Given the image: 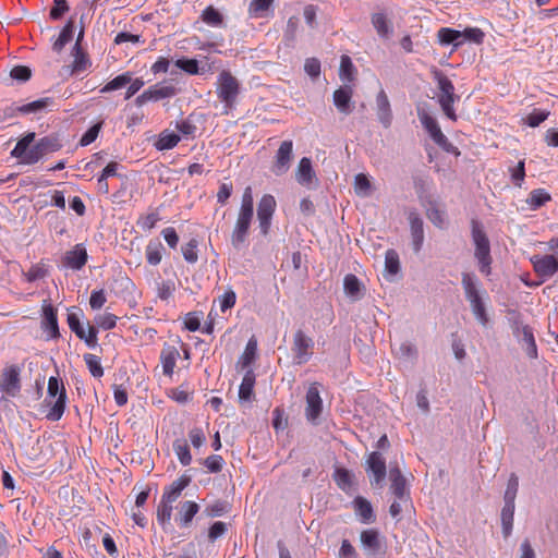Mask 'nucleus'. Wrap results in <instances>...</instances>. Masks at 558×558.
<instances>
[{
  "instance_id": "f257e3e1",
  "label": "nucleus",
  "mask_w": 558,
  "mask_h": 558,
  "mask_svg": "<svg viewBox=\"0 0 558 558\" xmlns=\"http://www.w3.org/2000/svg\"><path fill=\"white\" fill-rule=\"evenodd\" d=\"M35 133H28L22 137L13 148L11 155L24 165H34L45 155L54 153L61 148V144L57 137L45 136L32 146Z\"/></svg>"
},
{
  "instance_id": "f03ea898",
  "label": "nucleus",
  "mask_w": 558,
  "mask_h": 558,
  "mask_svg": "<svg viewBox=\"0 0 558 558\" xmlns=\"http://www.w3.org/2000/svg\"><path fill=\"white\" fill-rule=\"evenodd\" d=\"M216 94L223 104V114H229L234 108L236 98L240 94V83L229 71H221L216 82Z\"/></svg>"
},
{
  "instance_id": "7ed1b4c3",
  "label": "nucleus",
  "mask_w": 558,
  "mask_h": 558,
  "mask_svg": "<svg viewBox=\"0 0 558 558\" xmlns=\"http://www.w3.org/2000/svg\"><path fill=\"white\" fill-rule=\"evenodd\" d=\"M472 240L475 245V258L478 262L480 271L486 276L490 274L492 255L489 240L480 222L472 220Z\"/></svg>"
},
{
  "instance_id": "20e7f679",
  "label": "nucleus",
  "mask_w": 558,
  "mask_h": 558,
  "mask_svg": "<svg viewBox=\"0 0 558 558\" xmlns=\"http://www.w3.org/2000/svg\"><path fill=\"white\" fill-rule=\"evenodd\" d=\"M57 397L54 403L50 407L46 417L49 421H59L65 411L66 405V391L64 385L59 380L58 377L51 376L48 379L47 399Z\"/></svg>"
},
{
  "instance_id": "39448f33",
  "label": "nucleus",
  "mask_w": 558,
  "mask_h": 558,
  "mask_svg": "<svg viewBox=\"0 0 558 558\" xmlns=\"http://www.w3.org/2000/svg\"><path fill=\"white\" fill-rule=\"evenodd\" d=\"M76 312H69L66 322L69 328L75 336L85 342L89 349H95L98 345V329L95 326L87 324V329L81 323L82 311L76 308Z\"/></svg>"
},
{
  "instance_id": "423d86ee",
  "label": "nucleus",
  "mask_w": 558,
  "mask_h": 558,
  "mask_svg": "<svg viewBox=\"0 0 558 558\" xmlns=\"http://www.w3.org/2000/svg\"><path fill=\"white\" fill-rule=\"evenodd\" d=\"M435 80L437 82L439 88L438 101L444 111V113L450 119L456 120L457 116L453 109V104L456 101L454 95V86L452 82L440 71L435 73Z\"/></svg>"
},
{
  "instance_id": "0eeeda50",
  "label": "nucleus",
  "mask_w": 558,
  "mask_h": 558,
  "mask_svg": "<svg viewBox=\"0 0 558 558\" xmlns=\"http://www.w3.org/2000/svg\"><path fill=\"white\" fill-rule=\"evenodd\" d=\"M314 340L307 336L303 330L299 329L293 335L291 351L293 354V362L296 365L306 364L314 354Z\"/></svg>"
},
{
  "instance_id": "6e6552de",
  "label": "nucleus",
  "mask_w": 558,
  "mask_h": 558,
  "mask_svg": "<svg viewBox=\"0 0 558 558\" xmlns=\"http://www.w3.org/2000/svg\"><path fill=\"white\" fill-rule=\"evenodd\" d=\"M178 94V89L172 84L157 83L149 86L141 95H138L134 102L137 107H143L149 101H159L162 99L171 98Z\"/></svg>"
},
{
  "instance_id": "1a4fd4ad",
  "label": "nucleus",
  "mask_w": 558,
  "mask_h": 558,
  "mask_svg": "<svg viewBox=\"0 0 558 558\" xmlns=\"http://www.w3.org/2000/svg\"><path fill=\"white\" fill-rule=\"evenodd\" d=\"M21 372L19 365H8L0 374V391L9 397H16L21 391Z\"/></svg>"
},
{
  "instance_id": "9d476101",
  "label": "nucleus",
  "mask_w": 558,
  "mask_h": 558,
  "mask_svg": "<svg viewBox=\"0 0 558 558\" xmlns=\"http://www.w3.org/2000/svg\"><path fill=\"white\" fill-rule=\"evenodd\" d=\"M293 160V142L291 140L283 141L277 149L270 167V171L276 177L286 174Z\"/></svg>"
},
{
  "instance_id": "9b49d317",
  "label": "nucleus",
  "mask_w": 558,
  "mask_h": 558,
  "mask_svg": "<svg viewBox=\"0 0 558 558\" xmlns=\"http://www.w3.org/2000/svg\"><path fill=\"white\" fill-rule=\"evenodd\" d=\"M277 208L276 198L271 194H264L257 204V219L260 233L267 235L271 227L272 216Z\"/></svg>"
},
{
  "instance_id": "f8f14e48",
  "label": "nucleus",
  "mask_w": 558,
  "mask_h": 558,
  "mask_svg": "<svg viewBox=\"0 0 558 558\" xmlns=\"http://www.w3.org/2000/svg\"><path fill=\"white\" fill-rule=\"evenodd\" d=\"M253 215V211L239 210L236 221L231 233V244L235 250H240L244 246Z\"/></svg>"
},
{
  "instance_id": "ddd939ff",
  "label": "nucleus",
  "mask_w": 558,
  "mask_h": 558,
  "mask_svg": "<svg viewBox=\"0 0 558 558\" xmlns=\"http://www.w3.org/2000/svg\"><path fill=\"white\" fill-rule=\"evenodd\" d=\"M305 401V416L308 422L316 424L323 412V400L320 398L318 383H313L310 385L306 391Z\"/></svg>"
},
{
  "instance_id": "4468645a",
  "label": "nucleus",
  "mask_w": 558,
  "mask_h": 558,
  "mask_svg": "<svg viewBox=\"0 0 558 558\" xmlns=\"http://www.w3.org/2000/svg\"><path fill=\"white\" fill-rule=\"evenodd\" d=\"M366 472L372 484H380L387 473L386 460L378 451H373L366 459Z\"/></svg>"
},
{
  "instance_id": "2eb2a0df",
  "label": "nucleus",
  "mask_w": 558,
  "mask_h": 558,
  "mask_svg": "<svg viewBox=\"0 0 558 558\" xmlns=\"http://www.w3.org/2000/svg\"><path fill=\"white\" fill-rule=\"evenodd\" d=\"M531 263L534 271L543 278H549L558 271V258L553 254L535 255Z\"/></svg>"
},
{
  "instance_id": "dca6fc26",
  "label": "nucleus",
  "mask_w": 558,
  "mask_h": 558,
  "mask_svg": "<svg viewBox=\"0 0 558 558\" xmlns=\"http://www.w3.org/2000/svg\"><path fill=\"white\" fill-rule=\"evenodd\" d=\"M360 541L368 555L376 556L384 553V537L376 529L363 530L360 535Z\"/></svg>"
},
{
  "instance_id": "f3484780",
  "label": "nucleus",
  "mask_w": 558,
  "mask_h": 558,
  "mask_svg": "<svg viewBox=\"0 0 558 558\" xmlns=\"http://www.w3.org/2000/svg\"><path fill=\"white\" fill-rule=\"evenodd\" d=\"M43 328L49 332L50 338L60 337L57 310L49 301L43 303Z\"/></svg>"
},
{
  "instance_id": "a211bd4d",
  "label": "nucleus",
  "mask_w": 558,
  "mask_h": 558,
  "mask_svg": "<svg viewBox=\"0 0 558 558\" xmlns=\"http://www.w3.org/2000/svg\"><path fill=\"white\" fill-rule=\"evenodd\" d=\"M408 219L410 223L413 251L418 253L424 242L423 220L415 210L409 213Z\"/></svg>"
},
{
  "instance_id": "6ab92c4d",
  "label": "nucleus",
  "mask_w": 558,
  "mask_h": 558,
  "mask_svg": "<svg viewBox=\"0 0 558 558\" xmlns=\"http://www.w3.org/2000/svg\"><path fill=\"white\" fill-rule=\"evenodd\" d=\"M82 36L83 31L80 32L77 40L73 48L74 60L72 62L71 68L69 69L70 75L84 72L92 65L88 54L82 49L80 45V39Z\"/></svg>"
},
{
  "instance_id": "aec40b11",
  "label": "nucleus",
  "mask_w": 558,
  "mask_h": 558,
  "mask_svg": "<svg viewBox=\"0 0 558 558\" xmlns=\"http://www.w3.org/2000/svg\"><path fill=\"white\" fill-rule=\"evenodd\" d=\"M295 179L298 183L303 186L312 187L314 185V182L316 181V173L313 169L312 160L310 158H301L295 171Z\"/></svg>"
},
{
  "instance_id": "412c9836",
  "label": "nucleus",
  "mask_w": 558,
  "mask_h": 558,
  "mask_svg": "<svg viewBox=\"0 0 558 558\" xmlns=\"http://www.w3.org/2000/svg\"><path fill=\"white\" fill-rule=\"evenodd\" d=\"M191 481L192 478L190 475L182 474L169 486H166L163 488L161 497H163V499H166L167 501L175 502L182 495V492L191 484Z\"/></svg>"
},
{
  "instance_id": "4be33fe9",
  "label": "nucleus",
  "mask_w": 558,
  "mask_h": 558,
  "mask_svg": "<svg viewBox=\"0 0 558 558\" xmlns=\"http://www.w3.org/2000/svg\"><path fill=\"white\" fill-rule=\"evenodd\" d=\"M352 96L353 89L350 86L340 87L333 92V105L340 113L350 114L352 112Z\"/></svg>"
},
{
  "instance_id": "5701e85b",
  "label": "nucleus",
  "mask_w": 558,
  "mask_h": 558,
  "mask_svg": "<svg viewBox=\"0 0 558 558\" xmlns=\"http://www.w3.org/2000/svg\"><path fill=\"white\" fill-rule=\"evenodd\" d=\"M390 477V490L395 495V497L400 501H407L409 498V494L407 490L405 478L403 477L401 471L398 468L391 469L389 473Z\"/></svg>"
},
{
  "instance_id": "b1692460",
  "label": "nucleus",
  "mask_w": 558,
  "mask_h": 558,
  "mask_svg": "<svg viewBox=\"0 0 558 558\" xmlns=\"http://www.w3.org/2000/svg\"><path fill=\"white\" fill-rule=\"evenodd\" d=\"M87 263V252L83 244H76L65 253L64 265L71 269L78 270Z\"/></svg>"
},
{
  "instance_id": "393cba45",
  "label": "nucleus",
  "mask_w": 558,
  "mask_h": 558,
  "mask_svg": "<svg viewBox=\"0 0 558 558\" xmlns=\"http://www.w3.org/2000/svg\"><path fill=\"white\" fill-rule=\"evenodd\" d=\"M180 356L179 350L172 345H165L160 352V363L163 375L172 377L177 361Z\"/></svg>"
},
{
  "instance_id": "a878e982",
  "label": "nucleus",
  "mask_w": 558,
  "mask_h": 558,
  "mask_svg": "<svg viewBox=\"0 0 558 558\" xmlns=\"http://www.w3.org/2000/svg\"><path fill=\"white\" fill-rule=\"evenodd\" d=\"M355 514L360 518L362 523L368 524L376 520L371 502L364 497L357 496L353 500Z\"/></svg>"
},
{
  "instance_id": "bb28decb",
  "label": "nucleus",
  "mask_w": 558,
  "mask_h": 558,
  "mask_svg": "<svg viewBox=\"0 0 558 558\" xmlns=\"http://www.w3.org/2000/svg\"><path fill=\"white\" fill-rule=\"evenodd\" d=\"M165 246L160 242L159 239L155 238L148 241L146 247H145V258L146 262L150 266H157L161 263L163 254H165Z\"/></svg>"
},
{
  "instance_id": "cd10ccee",
  "label": "nucleus",
  "mask_w": 558,
  "mask_h": 558,
  "mask_svg": "<svg viewBox=\"0 0 558 558\" xmlns=\"http://www.w3.org/2000/svg\"><path fill=\"white\" fill-rule=\"evenodd\" d=\"M377 116L379 121L385 128H388L391 123L392 114L390 109V102L387 94L381 89L376 97Z\"/></svg>"
},
{
  "instance_id": "c85d7f7f",
  "label": "nucleus",
  "mask_w": 558,
  "mask_h": 558,
  "mask_svg": "<svg viewBox=\"0 0 558 558\" xmlns=\"http://www.w3.org/2000/svg\"><path fill=\"white\" fill-rule=\"evenodd\" d=\"M56 106V101L52 97H44L23 106L17 107V111L22 114L36 113L46 110H52Z\"/></svg>"
},
{
  "instance_id": "c756f323",
  "label": "nucleus",
  "mask_w": 558,
  "mask_h": 558,
  "mask_svg": "<svg viewBox=\"0 0 558 558\" xmlns=\"http://www.w3.org/2000/svg\"><path fill=\"white\" fill-rule=\"evenodd\" d=\"M199 510V506L192 500H186L180 504L179 513H178V522L181 527H186L191 524L193 518Z\"/></svg>"
},
{
  "instance_id": "7c9ffc66",
  "label": "nucleus",
  "mask_w": 558,
  "mask_h": 558,
  "mask_svg": "<svg viewBox=\"0 0 558 558\" xmlns=\"http://www.w3.org/2000/svg\"><path fill=\"white\" fill-rule=\"evenodd\" d=\"M255 373L252 368H248L243 378L242 383L239 387V399L240 401H251L254 396V386H255Z\"/></svg>"
},
{
  "instance_id": "2f4dec72",
  "label": "nucleus",
  "mask_w": 558,
  "mask_h": 558,
  "mask_svg": "<svg viewBox=\"0 0 558 558\" xmlns=\"http://www.w3.org/2000/svg\"><path fill=\"white\" fill-rule=\"evenodd\" d=\"M461 283L465 293V298L470 303L481 298L478 281L475 275L463 272Z\"/></svg>"
},
{
  "instance_id": "473e14b6",
  "label": "nucleus",
  "mask_w": 558,
  "mask_h": 558,
  "mask_svg": "<svg viewBox=\"0 0 558 558\" xmlns=\"http://www.w3.org/2000/svg\"><path fill=\"white\" fill-rule=\"evenodd\" d=\"M180 140L181 137L179 134H177L174 131L166 129L159 133L155 143V147L158 150H169L174 148L179 144Z\"/></svg>"
},
{
  "instance_id": "72a5a7b5",
  "label": "nucleus",
  "mask_w": 558,
  "mask_h": 558,
  "mask_svg": "<svg viewBox=\"0 0 558 558\" xmlns=\"http://www.w3.org/2000/svg\"><path fill=\"white\" fill-rule=\"evenodd\" d=\"M425 214L428 220L437 228H444L446 225V215L445 211L441 210L435 201H428L427 204L424 205Z\"/></svg>"
},
{
  "instance_id": "f704fd0d",
  "label": "nucleus",
  "mask_w": 558,
  "mask_h": 558,
  "mask_svg": "<svg viewBox=\"0 0 558 558\" xmlns=\"http://www.w3.org/2000/svg\"><path fill=\"white\" fill-rule=\"evenodd\" d=\"M437 37L441 45H453L458 48L463 44L462 32L450 27H441Z\"/></svg>"
},
{
  "instance_id": "c9c22d12",
  "label": "nucleus",
  "mask_w": 558,
  "mask_h": 558,
  "mask_svg": "<svg viewBox=\"0 0 558 558\" xmlns=\"http://www.w3.org/2000/svg\"><path fill=\"white\" fill-rule=\"evenodd\" d=\"M343 288L345 294L352 300H360L363 296V287L360 279L352 274L344 277Z\"/></svg>"
},
{
  "instance_id": "e433bc0d",
  "label": "nucleus",
  "mask_w": 558,
  "mask_h": 558,
  "mask_svg": "<svg viewBox=\"0 0 558 558\" xmlns=\"http://www.w3.org/2000/svg\"><path fill=\"white\" fill-rule=\"evenodd\" d=\"M172 501H167L161 497L159 505L156 511V518L159 525L166 530L170 525L171 515H172Z\"/></svg>"
},
{
  "instance_id": "4c0bfd02",
  "label": "nucleus",
  "mask_w": 558,
  "mask_h": 558,
  "mask_svg": "<svg viewBox=\"0 0 558 558\" xmlns=\"http://www.w3.org/2000/svg\"><path fill=\"white\" fill-rule=\"evenodd\" d=\"M418 118H420L422 125L428 132V134L433 141H435L437 137H440V135L444 134L441 132L436 119L433 118L426 111H424V110L418 111Z\"/></svg>"
},
{
  "instance_id": "58836bf2",
  "label": "nucleus",
  "mask_w": 558,
  "mask_h": 558,
  "mask_svg": "<svg viewBox=\"0 0 558 558\" xmlns=\"http://www.w3.org/2000/svg\"><path fill=\"white\" fill-rule=\"evenodd\" d=\"M173 451L182 465L186 466L191 464L192 454L185 439H175L173 441Z\"/></svg>"
},
{
  "instance_id": "ea45409f",
  "label": "nucleus",
  "mask_w": 558,
  "mask_h": 558,
  "mask_svg": "<svg viewBox=\"0 0 558 558\" xmlns=\"http://www.w3.org/2000/svg\"><path fill=\"white\" fill-rule=\"evenodd\" d=\"M514 504H506L501 510V526L502 534L505 537H508L511 534L513 526V515H514Z\"/></svg>"
},
{
  "instance_id": "a19ab883",
  "label": "nucleus",
  "mask_w": 558,
  "mask_h": 558,
  "mask_svg": "<svg viewBox=\"0 0 558 558\" xmlns=\"http://www.w3.org/2000/svg\"><path fill=\"white\" fill-rule=\"evenodd\" d=\"M74 33V22L73 20H69L68 23L63 26L62 31L59 34V37L53 43V50L60 52L64 46L72 39Z\"/></svg>"
},
{
  "instance_id": "79ce46f5",
  "label": "nucleus",
  "mask_w": 558,
  "mask_h": 558,
  "mask_svg": "<svg viewBox=\"0 0 558 558\" xmlns=\"http://www.w3.org/2000/svg\"><path fill=\"white\" fill-rule=\"evenodd\" d=\"M372 24L380 37L387 38L390 35V23L384 13H374Z\"/></svg>"
},
{
  "instance_id": "37998d69",
  "label": "nucleus",
  "mask_w": 558,
  "mask_h": 558,
  "mask_svg": "<svg viewBox=\"0 0 558 558\" xmlns=\"http://www.w3.org/2000/svg\"><path fill=\"white\" fill-rule=\"evenodd\" d=\"M256 351H257V343H256V340L254 339H251L246 347H245V350L244 352L242 353V355L240 356L239 359V362H238V365H240L243 369L244 368H250L251 364L255 361L256 359Z\"/></svg>"
},
{
  "instance_id": "c03bdc74",
  "label": "nucleus",
  "mask_w": 558,
  "mask_h": 558,
  "mask_svg": "<svg viewBox=\"0 0 558 558\" xmlns=\"http://www.w3.org/2000/svg\"><path fill=\"white\" fill-rule=\"evenodd\" d=\"M274 0H252L248 5V15L253 19L264 17L272 5Z\"/></svg>"
},
{
  "instance_id": "a18cd8bd",
  "label": "nucleus",
  "mask_w": 558,
  "mask_h": 558,
  "mask_svg": "<svg viewBox=\"0 0 558 558\" xmlns=\"http://www.w3.org/2000/svg\"><path fill=\"white\" fill-rule=\"evenodd\" d=\"M129 82H131V72L128 71L109 81L105 86L100 88V93L107 94L113 90H118L126 86Z\"/></svg>"
},
{
  "instance_id": "49530a36",
  "label": "nucleus",
  "mask_w": 558,
  "mask_h": 558,
  "mask_svg": "<svg viewBox=\"0 0 558 558\" xmlns=\"http://www.w3.org/2000/svg\"><path fill=\"white\" fill-rule=\"evenodd\" d=\"M551 199L550 194L544 189L533 190L527 198L531 208L536 209Z\"/></svg>"
},
{
  "instance_id": "de8ad7c7",
  "label": "nucleus",
  "mask_w": 558,
  "mask_h": 558,
  "mask_svg": "<svg viewBox=\"0 0 558 558\" xmlns=\"http://www.w3.org/2000/svg\"><path fill=\"white\" fill-rule=\"evenodd\" d=\"M48 274L47 265L43 262L32 265L23 275L28 282L44 279Z\"/></svg>"
},
{
  "instance_id": "09e8293b",
  "label": "nucleus",
  "mask_w": 558,
  "mask_h": 558,
  "mask_svg": "<svg viewBox=\"0 0 558 558\" xmlns=\"http://www.w3.org/2000/svg\"><path fill=\"white\" fill-rule=\"evenodd\" d=\"M83 359L88 371L95 378H100L104 376V368L101 366L100 359L97 355L86 353L84 354Z\"/></svg>"
},
{
  "instance_id": "8fccbe9b",
  "label": "nucleus",
  "mask_w": 558,
  "mask_h": 558,
  "mask_svg": "<svg viewBox=\"0 0 558 558\" xmlns=\"http://www.w3.org/2000/svg\"><path fill=\"white\" fill-rule=\"evenodd\" d=\"M160 220V216L158 213H148L145 215H141L136 221L137 227L145 232H149L153 230L158 221Z\"/></svg>"
},
{
  "instance_id": "3c124183",
  "label": "nucleus",
  "mask_w": 558,
  "mask_h": 558,
  "mask_svg": "<svg viewBox=\"0 0 558 558\" xmlns=\"http://www.w3.org/2000/svg\"><path fill=\"white\" fill-rule=\"evenodd\" d=\"M523 341L526 343V354L531 359L537 357V347L532 329L529 326L522 327Z\"/></svg>"
},
{
  "instance_id": "603ef678",
  "label": "nucleus",
  "mask_w": 558,
  "mask_h": 558,
  "mask_svg": "<svg viewBox=\"0 0 558 558\" xmlns=\"http://www.w3.org/2000/svg\"><path fill=\"white\" fill-rule=\"evenodd\" d=\"M354 65L349 56H342L340 62L339 75L342 81L352 82L354 80Z\"/></svg>"
},
{
  "instance_id": "864d4df0",
  "label": "nucleus",
  "mask_w": 558,
  "mask_h": 558,
  "mask_svg": "<svg viewBox=\"0 0 558 558\" xmlns=\"http://www.w3.org/2000/svg\"><path fill=\"white\" fill-rule=\"evenodd\" d=\"M333 480L338 487L343 492L349 490L352 486L351 474L347 469H336Z\"/></svg>"
},
{
  "instance_id": "5fc2aeb1",
  "label": "nucleus",
  "mask_w": 558,
  "mask_h": 558,
  "mask_svg": "<svg viewBox=\"0 0 558 558\" xmlns=\"http://www.w3.org/2000/svg\"><path fill=\"white\" fill-rule=\"evenodd\" d=\"M197 246V240L191 239L186 244H184L181 247L182 255L187 263L195 264L198 260Z\"/></svg>"
},
{
  "instance_id": "6e6d98bb",
  "label": "nucleus",
  "mask_w": 558,
  "mask_h": 558,
  "mask_svg": "<svg viewBox=\"0 0 558 558\" xmlns=\"http://www.w3.org/2000/svg\"><path fill=\"white\" fill-rule=\"evenodd\" d=\"M202 20L209 26H220L222 24V15L214 7H207L202 13Z\"/></svg>"
},
{
  "instance_id": "4d7b16f0",
  "label": "nucleus",
  "mask_w": 558,
  "mask_h": 558,
  "mask_svg": "<svg viewBox=\"0 0 558 558\" xmlns=\"http://www.w3.org/2000/svg\"><path fill=\"white\" fill-rule=\"evenodd\" d=\"M118 317L111 313L98 314L95 316V323L98 328L104 330L113 329L117 325Z\"/></svg>"
},
{
  "instance_id": "13d9d810",
  "label": "nucleus",
  "mask_w": 558,
  "mask_h": 558,
  "mask_svg": "<svg viewBox=\"0 0 558 558\" xmlns=\"http://www.w3.org/2000/svg\"><path fill=\"white\" fill-rule=\"evenodd\" d=\"M485 33L478 27H466L462 32V39L476 45H481L484 41Z\"/></svg>"
},
{
  "instance_id": "bf43d9fd",
  "label": "nucleus",
  "mask_w": 558,
  "mask_h": 558,
  "mask_svg": "<svg viewBox=\"0 0 558 558\" xmlns=\"http://www.w3.org/2000/svg\"><path fill=\"white\" fill-rule=\"evenodd\" d=\"M518 489H519V478L515 474H511L508 480L507 489L505 492V502L506 504H514Z\"/></svg>"
},
{
  "instance_id": "052dcab7",
  "label": "nucleus",
  "mask_w": 558,
  "mask_h": 558,
  "mask_svg": "<svg viewBox=\"0 0 558 558\" xmlns=\"http://www.w3.org/2000/svg\"><path fill=\"white\" fill-rule=\"evenodd\" d=\"M175 129L182 136L192 138L195 136L197 130L196 125L190 118L177 121Z\"/></svg>"
},
{
  "instance_id": "680f3d73",
  "label": "nucleus",
  "mask_w": 558,
  "mask_h": 558,
  "mask_svg": "<svg viewBox=\"0 0 558 558\" xmlns=\"http://www.w3.org/2000/svg\"><path fill=\"white\" fill-rule=\"evenodd\" d=\"M385 267L391 275H396L400 268L399 255L395 250H388L385 254Z\"/></svg>"
},
{
  "instance_id": "e2e57ef3",
  "label": "nucleus",
  "mask_w": 558,
  "mask_h": 558,
  "mask_svg": "<svg viewBox=\"0 0 558 558\" xmlns=\"http://www.w3.org/2000/svg\"><path fill=\"white\" fill-rule=\"evenodd\" d=\"M354 190L357 195L366 196L369 194L371 182L366 174L359 173L354 178Z\"/></svg>"
},
{
  "instance_id": "0e129e2a",
  "label": "nucleus",
  "mask_w": 558,
  "mask_h": 558,
  "mask_svg": "<svg viewBox=\"0 0 558 558\" xmlns=\"http://www.w3.org/2000/svg\"><path fill=\"white\" fill-rule=\"evenodd\" d=\"M235 301H236V295L232 289L225 291V293L218 298L220 311L222 313H226L228 310H230L234 306Z\"/></svg>"
},
{
  "instance_id": "69168bd1",
  "label": "nucleus",
  "mask_w": 558,
  "mask_h": 558,
  "mask_svg": "<svg viewBox=\"0 0 558 558\" xmlns=\"http://www.w3.org/2000/svg\"><path fill=\"white\" fill-rule=\"evenodd\" d=\"M203 464L210 473H219L223 468L225 461L221 456L211 454L204 460Z\"/></svg>"
},
{
  "instance_id": "338daca9",
  "label": "nucleus",
  "mask_w": 558,
  "mask_h": 558,
  "mask_svg": "<svg viewBox=\"0 0 558 558\" xmlns=\"http://www.w3.org/2000/svg\"><path fill=\"white\" fill-rule=\"evenodd\" d=\"M470 305H471L472 312H473L474 316L477 318V320L482 325H486L488 322V317H487L485 305L482 301V298L471 302Z\"/></svg>"
},
{
  "instance_id": "774afa93",
  "label": "nucleus",
  "mask_w": 558,
  "mask_h": 558,
  "mask_svg": "<svg viewBox=\"0 0 558 558\" xmlns=\"http://www.w3.org/2000/svg\"><path fill=\"white\" fill-rule=\"evenodd\" d=\"M69 9L66 0H53V5L50 10L49 16L54 21L59 20L69 11Z\"/></svg>"
}]
</instances>
